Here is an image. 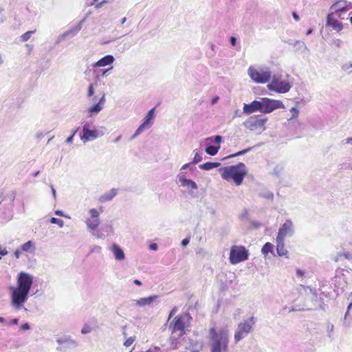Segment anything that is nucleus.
Wrapping results in <instances>:
<instances>
[{"instance_id": "f257e3e1", "label": "nucleus", "mask_w": 352, "mask_h": 352, "mask_svg": "<svg viewBox=\"0 0 352 352\" xmlns=\"http://www.w3.org/2000/svg\"><path fill=\"white\" fill-rule=\"evenodd\" d=\"M32 275L21 272L17 275L16 286H10L8 290L10 296V306L15 310L25 309V303L27 302L33 285Z\"/></svg>"}, {"instance_id": "f03ea898", "label": "nucleus", "mask_w": 352, "mask_h": 352, "mask_svg": "<svg viewBox=\"0 0 352 352\" xmlns=\"http://www.w3.org/2000/svg\"><path fill=\"white\" fill-rule=\"evenodd\" d=\"M210 352H226L228 349L229 332L224 328L217 330L212 327L209 330Z\"/></svg>"}, {"instance_id": "7ed1b4c3", "label": "nucleus", "mask_w": 352, "mask_h": 352, "mask_svg": "<svg viewBox=\"0 0 352 352\" xmlns=\"http://www.w3.org/2000/svg\"><path fill=\"white\" fill-rule=\"evenodd\" d=\"M221 171L223 179L228 182L233 181L236 186L241 185L247 175L245 165L243 162H239L236 165L223 167L221 169Z\"/></svg>"}, {"instance_id": "20e7f679", "label": "nucleus", "mask_w": 352, "mask_h": 352, "mask_svg": "<svg viewBox=\"0 0 352 352\" xmlns=\"http://www.w3.org/2000/svg\"><path fill=\"white\" fill-rule=\"evenodd\" d=\"M256 321V319L252 316L248 320L238 324L234 337L236 343L243 340L252 331Z\"/></svg>"}, {"instance_id": "39448f33", "label": "nucleus", "mask_w": 352, "mask_h": 352, "mask_svg": "<svg viewBox=\"0 0 352 352\" xmlns=\"http://www.w3.org/2000/svg\"><path fill=\"white\" fill-rule=\"evenodd\" d=\"M248 72L251 79L257 83L267 82L272 78V72L267 67L256 69L251 66L248 68Z\"/></svg>"}, {"instance_id": "423d86ee", "label": "nucleus", "mask_w": 352, "mask_h": 352, "mask_svg": "<svg viewBox=\"0 0 352 352\" xmlns=\"http://www.w3.org/2000/svg\"><path fill=\"white\" fill-rule=\"evenodd\" d=\"M261 113H270L278 109H285V105L281 100L269 98H260Z\"/></svg>"}, {"instance_id": "0eeeda50", "label": "nucleus", "mask_w": 352, "mask_h": 352, "mask_svg": "<svg viewBox=\"0 0 352 352\" xmlns=\"http://www.w3.org/2000/svg\"><path fill=\"white\" fill-rule=\"evenodd\" d=\"M249 253L244 246H233L230 252V262L237 264L248 259Z\"/></svg>"}, {"instance_id": "6e6552de", "label": "nucleus", "mask_w": 352, "mask_h": 352, "mask_svg": "<svg viewBox=\"0 0 352 352\" xmlns=\"http://www.w3.org/2000/svg\"><path fill=\"white\" fill-rule=\"evenodd\" d=\"M267 118H258L256 116H251L243 122V125L251 131L261 133L265 129V124Z\"/></svg>"}, {"instance_id": "1a4fd4ad", "label": "nucleus", "mask_w": 352, "mask_h": 352, "mask_svg": "<svg viewBox=\"0 0 352 352\" xmlns=\"http://www.w3.org/2000/svg\"><path fill=\"white\" fill-rule=\"evenodd\" d=\"M305 294L307 296V298L311 300L312 304V309H324V303L321 297L318 296L316 289L311 288L310 287H306L304 285H300Z\"/></svg>"}, {"instance_id": "9d476101", "label": "nucleus", "mask_w": 352, "mask_h": 352, "mask_svg": "<svg viewBox=\"0 0 352 352\" xmlns=\"http://www.w3.org/2000/svg\"><path fill=\"white\" fill-rule=\"evenodd\" d=\"M292 87V83L287 80H279L275 76H273L272 81L267 85L269 90L279 94H285L288 92Z\"/></svg>"}, {"instance_id": "9b49d317", "label": "nucleus", "mask_w": 352, "mask_h": 352, "mask_svg": "<svg viewBox=\"0 0 352 352\" xmlns=\"http://www.w3.org/2000/svg\"><path fill=\"white\" fill-rule=\"evenodd\" d=\"M223 142V137L219 135H217L212 137H210L206 139V146L205 148V152L211 156L215 155L219 150L220 149V145Z\"/></svg>"}, {"instance_id": "f8f14e48", "label": "nucleus", "mask_w": 352, "mask_h": 352, "mask_svg": "<svg viewBox=\"0 0 352 352\" xmlns=\"http://www.w3.org/2000/svg\"><path fill=\"white\" fill-rule=\"evenodd\" d=\"M59 346L56 348L58 351L67 352L69 349L75 348L78 343L69 336H63L56 340Z\"/></svg>"}, {"instance_id": "ddd939ff", "label": "nucleus", "mask_w": 352, "mask_h": 352, "mask_svg": "<svg viewBox=\"0 0 352 352\" xmlns=\"http://www.w3.org/2000/svg\"><path fill=\"white\" fill-rule=\"evenodd\" d=\"M89 218L86 219L85 223L89 231L96 230L100 225V212L96 208H91L89 210Z\"/></svg>"}, {"instance_id": "4468645a", "label": "nucleus", "mask_w": 352, "mask_h": 352, "mask_svg": "<svg viewBox=\"0 0 352 352\" xmlns=\"http://www.w3.org/2000/svg\"><path fill=\"white\" fill-rule=\"evenodd\" d=\"M294 233V228L292 221L287 219L280 227L276 238L285 240L287 236H292Z\"/></svg>"}, {"instance_id": "2eb2a0df", "label": "nucleus", "mask_w": 352, "mask_h": 352, "mask_svg": "<svg viewBox=\"0 0 352 352\" xmlns=\"http://www.w3.org/2000/svg\"><path fill=\"white\" fill-rule=\"evenodd\" d=\"M104 135L102 131L98 130H91L90 129L82 128V131L80 134V140L86 143L89 141H93L99 137H102Z\"/></svg>"}, {"instance_id": "dca6fc26", "label": "nucleus", "mask_w": 352, "mask_h": 352, "mask_svg": "<svg viewBox=\"0 0 352 352\" xmlns=\"http://www.w3.org/2000/svg\"><path fill=\"white\" fill-rule=\"evenodd\" d=\"M349 10V4L345 0H338L330 7V12L338 14V16Z\"/></svg>"}, {"instance_id": "f3484780", "label": "nucleus", "mask_w": 352, "mask_h": 352, "mask_svg": "<svg viewBox=\"0 0 352 352\" xmlns=\"http://www.w3.org/2000/svg\"><path fill=\"white\" fill-rule=\"evenodd\" d=\"M243 111L246 115H250L255 112L261 113L260 98L258 100H254L249 104L245 103L243 104Z\"/></svg>"}, {"instance_id": "a211bd4d", "label": "nucleus", "mask_w": 352, "mask_h": 352, "mask_svg": "<svg viewBox=\"0 0 352 352\" xmlns=\"http://www.w3.org/2000/svg\"><path fill=\"white\" fill-rule=\"evenodd\" d=\"M334 13L329 12L327 16V26L331 27L333 30L337 32H340L342 30V23L339 22L336 18Z\"/></svg>"}, {"instance_id": "6ab92c4d", "label": "nucleus", "mask_w": 352, "mask_h": 352, "mask_svg": "<svg viewBox=\"0 0 352 352\" xmlns=\"http://www.w3.org/2000/svg\"><path fill=\"white\" fill-rule=\"evenodd\" d=\"M105 102V94L103 93L102 97L100 98L98 102L90 107L87 111L90 115H97L103 109Z\"/></svg>"}, {"instance_id": "aec40b11", "label": "nucleus", "mask_w": 352, "mask_h": 352, "mask_svg": "<svg viewBox=\"0 0 352 352\" xmlns=\"http://www.w3.org/2000/svg\"><path fill=\"white\" fill-rule=\"evenodd\" d=\"M170 328L173 329V331H179L181 334L184 331L185 326L182 316H176L173 322L170 324Z\"/></svg>"}, {"instance_id": "412c9836", "label": "nucleus", "mask_w": 352, "mask_h": 352, "mask_svg": "<svg viewBox=\"0 0 352 352\" xmlns=\"http://www.w3.org/2000/svg\"><path fill=\"white\" fill-rule=\"evenodd\" d=\"M177 177L182 186L195 190L198 188L197 184L194 181L187 179L184 174L180 173Z\"/></svg>"}, {"instance_id": "4be33fe9", "label": "nucleus", "mask_w": 352, "mask_h": 352, "mask_svg": "<svg viewBox=\"0 0 352 352\" xmlns=\"http://www.w3.org/2000/svg\"><path fill=\"white\" fill-rule=\"evenodd\" d=\"M88 15L89 14H87L82 20H80L76 26L64 32L63 36H74L75 35H76L78 33V32L82 29V24L86 21L87 18L88 17Z\"/></svg>"}, {"instance_id": "5701e85b", "label": "nucleus", "mask_w": 352, "mask_h": 352, "mask_svg": "<svg viewBox=\"0 0 352 352\" xmlns=\"http://www.w3.org/2000/svg\"><path fill=\"white\" fill-rule=\"evenodd\" d=\"M115 60V58L111 54H108L98 60L97 62H96L94 65V67H105L107 65H109L112 64Z\"/></svg>"}, {"instance_id": "b1692460", "label": "nucleus", "mask_w": 352, "mask_h": 352, "mask_svg": "<svg viewBox=\"0 0 352 352\" xmlns=\"http://www.w3.org/2000/svg\"><path fill=\"white\" fill-rule=\"evenodd\" d=\"M285 240L276 238V252L279 256H285L288 258V251L285 248Z\"/></svg>"}, {"instance_id": "393cba45", "label": "nucleus", "mask_w": 352, "mask_h": 352, "mask_svg": "<svg viewBox=\"0 0 352 352\" xmlns=\"http://www.w3.org/2000/svg\"><path fill=\"white\" fill-rule=\"evenodd\" d=\"M118 190L117 188H111L109 191L104 192L98 201L100 203H104L111 201L118 194Z\"/></svg>"}, {"instance_id": "a878e982", "label": "nucleus", "mask_w": 352, "mask_h": 352, "mask_svg": "<svg viewBox=\"0 0 352 352\" xmlns=\"http://www.w3.org/2000/svg\"><path fill=\"white\" fill-rule=\"evenodd\" d=\"M111 251L113 253L114 257L117 261H123L125 258V254L122 249L116 243L111 245Z\"/></svg>"}, {"instance_id": "bb28decb", "label": "nucleus", "mask_w": 352, "mask_h": 352, "mask_svg": "<svg viewBox=\"0 0 352 352\" xmlns=\"http://www.w3.org/2000/svg\"><path fill=\"white\" fill-rule=\"evenodd\" d=\"M157 298V296L156 295L150 296L146 298H141L138 300H135V305L139 307L150 305Z\"/></svg>"}, {"instance_id": "cd10ccee", "label": "nucleus", "mask_w": 352, "mask_h": 352, "mask_svg": "<svg viewBox=\"0 0 352 352\" xmlns=\"http://www.w3.org/2000/svg\"><path fill=\"white\" fill-rule=\"evenodd\" d=\"M154 118L155 108H153L148 111L142 124H144V126H146L147 128H149L153 124L152 120L154 119Z\"/></svg>"}, {"instance_id": "c85d7f7f", "label": "nucleus", "mask_w": 352, "mask_h": 352, "mask_svg": "<svg viewBox=\"0 0 352 352\" xmlns=\"http://www.w3.org/2000/svg\"><path fill=\"white\" fill-rule=\"evenodd\" d=\"M22 252L34 253L36 250L35 243L32 241H28L20 246Z\"/></svg>"}, {"instance_id": "c756f323", "label": "nucleus", "mask_w": 352, "mask_h": 352, "mask_svg": "<svg viewBox=\"0 0 352 352\" xmlns=\"http://www.w3.org/2000/svg\"><path fill=\"white\" fill-rule=\"evenodd\" d=\"M352 308V302L348 305L347 310L343 319V325L346 327H350L352 323V317L349 314V311Z\"/></svg>"}, {"instance_id": "7c9ffc66", "label": "nucleus", "mask_w": 352, "mask_h": 352, "mask_svg": "<svg viewBox=\"0 0 352 352\" xmlns=\"http://www.w3.org/2000/svg\"><path fill=\"white\" fill-rule=\"evenodd\" d=\"M288 43L289 45H294V46H296L297 47L296 50L298 52H300V53H304L305 51H306V50L308 51V48H307V45H305V43L303 41H295L293 43L292 41H289L288 42Z\"/></svg>"}, {"instance_id": "2f4dec72", "label": "nucleus", "mask_w": 352, "mask_h": 352, "mask_svg": "<svg viewBox=\"0 0 352 352\" xmlns=\"http://www.w3.org/2000/svg\"><path fill=\"white\" fill-rule=\"evenodd\" d=\"M221 165L219 162H208L199 165V168L204 170H210L214 168H217Z\"/></svg>"}, {"instance_id": "473e14b6", "label": "nucleus", "mask_w": 352, "mask_h": 352, "mask_svg": "<svg viewBox=\"0 0 352 352\" xmlns=\"http://www.w3.org/2000/svg\"><path fill=\"white\" fill-rule=\"evenodd\" d=\"M273 248L274 245L271 243L267 242L263 245L261 252L263 255L266 256L268 253L273 252Z\"/></svg>"}, {"instance_id": "72a5a7b5", "label": "nucleus", "mask_w": 352, "mask_h": 352, "mask_svg": "<svg viewBox=\"0 0 352 352\" xmlns=\"http://www.w3.org/2000/svg\"><path fill=\"white\" fill-rule=\"evenodd\" d=\"M283 170L284 166L282 164H276L273 169L272 174L277 177H279L281 175Z\"/></svg>"}, {"instance_id": "f704fd0d", "label": "nucleus", "mask_w": 352, "mask_h": 352, "mask_svg": "<svg viewBox=\"0 0 352 352\" xmlns=\"http://www.w3.org/2000/svg\"><path fill=\"white\" fill-rule=\"evenodd\" d=\"M341 69L347 74L352 73V63L346 62L342 65Z\"/></svg>"}, {"instance_id": "c9c22d12", "label": "nucleus", "mask_w": 352, "mask_h": 352, "mask_svg": "<svg viewBox=\"0 0 352 352\" xmlns=\"http://www.w3.org/2000/svg\"><path fill=\"white\" fill-rule=\"evenodd\" d=\"M193 152L195 153V156L192 161V164H196L202 160V156H201V153L197 149L194 150Z\"/></svg>"}, {"instance_id": "e433bc0d", "label": "nucleus", "mask_w": 352, "mask_h": 352, "mask_svg": "<svg viewBox=\"0 0 352 352\" xmlns=\"http://www.w3.org/2000/svg\"><path fill=\"white\" fill-rule=\"evenodd\" d=\"M289 111L291 113V117L289 118H288L289 121L298 118V116L299 115V111L296 107H292L291 109L289 110Z\"/></svg>"}, {"instance_id": "4c0bfd02", "label": "nucleus", "mask_w": 352, "mask_h": 352, "mask_svg": "<svg viewBox=\"0 0 352 352\" xmlns=\"http://www.w3.org/2000/svg\"><path fill=\"white\" fill-rule=\"evenodd\" d=\"M34 32L35 30L26 32L21 36V41L23 42L28 41Z\"/></svg>"}, {"instance_id": "58836bf2", "label": "nucleus", "mask_w": 352, "mask_h": 352, "mask_svg": "<svg viewBox=\"0 0 352 352\" xmlns=\"http://www.w3.org/2000/svg\"><path fill=\"white\" fill-rule=\"evenodd\" d=\"M50 221L51 223L58 225L60 228H63L64 226V221L60 219L52 217Z\"/></svg>"}, {"instance_id": "ea45409f", "label": "nucleus", "mask_w": 352, "mask_h": 352, "mask_svg": "<svg viewBox=\"0 0 352 352\" xmlns=\"http://www.w3.org/2000/svg\"><path fill=\"white\" fill-rule=\"evenodd\" d=\"M89 232L97 239H102L104 237V234L100 230H97V228L94 230H91Z\"/></svg>"}, {"instance_id": "a19ab883", "label": "nucleus", "mask_w": 352, "mask_h": 352, "mask_svg": "<svg viewBox=\"0 0 352 352\" xmlns=\"http://www.w3.org/2000/svg\"><path fill=\"white\" fill-rule=\"evenodd\" d=\"M252 149V147H249V148H247L245 149H243L242 151H240L233 155H231L230 156V157H237V156H240V155H243L247 153H248L249 151H250Z\"/></svg>"}, {"instance_id": "79ce46f5", "label": "nucleus", "mask_w": 352, "mask_h": 352, "mask_svg": "<svg viewBox=\"0 0 352 352\" xmlns=\"http://www.w3.org/2000/svg\"><path fill=\"white\" fill-rule=\"evenodd\" d=\"M112 69H113V67H109V68H108V69H102V70H100V72H101L100 76H102V77H105V76H107V73H108L109 71H111ZM99 78H100V75H99V74H98V75H96V76H95V80H96V81L98 80H99Z\"/></svg>"}, {"instance_id": "37998d69", "label": "nucleus", "mask_w": 352, "mask_h": 352, "mask_svg": "<svg viewBox=\"0 0 352 352\" xmlns=\"http://www.w3.org/2000/svg\"><path fill=\"white\" fill-rule=\"evenodd\" d=\"M91 330H92L91 327L89 325L85 324H84V326L82 327V328L81 329V333L87 334V333H90L91 331Z\"/></svg>"}, {"instance_id": "c03bdc74", "label": "nucleus", "mask_w": 352, "mask_h": 352, "mask_svg": "<svg viewBox=\"0 0 352 352\" xmlns=\"http://www.w3.org/2000/svg\"><path fill=\"white\" fill-rule=\"evenodd\" d=\"M94 94V85L91 83L88 87L87 97L90 98V97L93 96Z\"/></svg>"}, {"instance_id": "a18cd8bd", "label": "nucleus", "mask_w": 352, "mask_h": 352, "mask_svg": "<svg viewBox=\"0 0 352 352\" xmlns=\"http://www.w3.org/2000/svg\"><path fill=\"white\" fill-rule=\"evenodd\" d=\"M135 336H131L130 338H129L124 343V345L126 347L131 346L133 342L135 341Z\"/></svg>"}, {"instance_id": "49530a36", "label": "nucleus", "mask_w": 352, "mask_h": 352, "mask_svg": "<svg viewBox=\"0 0 352 352\" xmlns=\"http://www.w3.org/2000/svg\"><path fill=\"white\" fill-rule=\"evenodd\" d=\"M261 196L262 197H263V198H265V199H271V200H272L273 198H274V194L272 192H270L262 193L261 195Z\"/></svg>"}, {"instance_id": "de8ad7c7", "label": "nucleus", "mask_w": 352, "mask_h": 352, "mask_svg": "<svg viewBox=\"0 0 352 352\" xmlns=\"http://www.w3.org/2000/svg\"><path fill=\"white\" fill-rule=\"evenodd\" d=\"M147 127L144 124H141L135 131L136 135H140Z\"/></svg>"}, {"instance_id": "09e8293b", "label": "nucleus", "mask_w": 352, "mask_h": 352, "mask_svg": "<svg viewBox=\"0 0 352 352\" xmlns=\"http://www.w3.org/2000/svg\"><path fill=\"white\" fill-rule=\"evenodd\" d=\"M54 213L57 216L63 217H66V218L70 219V217L68 216V215L65 214L64 212L62 210H55Z\"/></svg>"}, {"instance_id": "8fccbe9b", "label": "nucleus", "mask_w": 352, "mask_h": 352, "mask_svg": "<svg viewBox=\"0 0 352 352\" xmlns=\"http://www.w3.org/2000/svg\"><path fill=\"white\" fill-rule=\"evenodd\" d=\"M100 230H102L104 232H109L112 231L113 228L111 225H105V226H102Z\"/></svg>"}, {"instance_id": "3c124183", "label": "nucleus", "mask_w": 352, "mask_h": 352, "mask_svg": "<svg viewBox=\"0 0 352 352\" xmlns=\"http://www.w3.org/2000/svg\"><path fill=\"white\" fill-rule=\"evenodd\" d=\"M8 254V252L6 248H3L0 245V256H6Z\"/></svg>"}, {"instance_id": "603ef678", "label": "nucleus", "mask_w": 352, "mask_h": 352, "mask_svg": "<svg viewBox=\"0 0 352 352\" xmlns=\"http://www.w3.org/2000/svg\"><path fill=\"white\" fill-rule=\"evenodd\" d=\"M21 253L22 250H21V248H17L14 252V256L16 259H19L21 255Z\"/></svg>"}, {"instance_id": "864d4df0", "label": "nucleus", "mask_w": 352, "mask_h": 352, "mask_svg": "<svg viewBox=\"0 0 352 352\" xmlns=\"http://www.w3.org/2000/svg\"><path fill=\"white\" fill-rule=\"evenodd\" d=\"M30 329V326L29 323H28V322L23 324L20 327V329L22 331H27V330H29Z\"/></svg>"}, {"instance_id": "5fc2aeb1", "label": "nucleus", "mask_w": 352, "mask_h": 352, "mask_svg": "<svg viewBox=\"0 0 352 352\" xmlns=\"http://www.w3.org/2000/svg\"><path fill=\"white\" fill-rule=\"evenodd\" d=\"M8 197L9 199V201L10 202L11 204H12L14 199H15V192H12L11 194L10 195H8Z\"/></svg>"}, {"instance_id": "6e6d98bb", "label": "nucleus", "mask_w": 352, "mask_h": 352, "mask_svg": "<svg viewBox=\"0 0 352 352\" xmlns=\"http://www.w3.org/2000/svg\"><path fill=\"white\" fill-rule=\"evenodd\" d=\"M190 243V239L188 238H185L184 239L182 242H181V245L184 247L188 245Z\"/></svg>"}, {"instance_id": "4d7b16f0", "label": "nucleus", "mask_w": 352, "mask_h": 352, "mask_svg": "<svg viewBox=\"0 0 352 352\" xmlns=\"http://www.w3.org/2000/svg\"><path fill=\"white\" fill-rule=\"evenodd\" d=\"M342 43V42L340 39H336L333 41L334 45H336L338 48H340L341 47Z\"/></svg>"}, {"instance_id": "13d9d810", "label": "nucleus", "mask_w": 352, "mask_h": 352, "mask_svg": "<svg viewBox=\"0 0 352 352\" xmlns=\"http://www.w3.org/2000/svg\"><path fill=\"white\" fill-rule=\"evenodd\" d=\"M19 320L18 318H13L8 324V325H16L19 323Z\"/></svg>"}, {"instance_id": "bf43d9fd", "label": "nucleus", "mask_w": 352, "mask_h": 352, "mask_svg": "<svg viewBox=\"0 0 352 352\" xmlns=\"http://www.w3.org/2000/svg\"><path fill=\"white\" fill-rule=\"evenodd\" d=\"M96 1H97V0H87L85 2V5L88 7L91 6L95 3Z\"/></svg>"}, {"instance_id": "052dcab7", "label": "nucleus", "mask_w": 352, "mask_h": 352, "mask_svg": "<svg viewBox=\"0 0 352 352\" xmlns=\"http://www.w3.org/2000/svg\"><path fill=\"white\" fill-rule=\"evenodd\" d=\"M230 43L232 46H234L236 44V38L234 36H231L230 38Z\"/></svg>"}, {"instance_id": "680f3d73", "label": "nucleus", "mask_w": 352, "mask_h": 352, "mask_svg": "<svg viewBox=\"0 0 352 352\" xmlns=\"http://www.w3.org/2000/svg\"><path fill=\"white\" fill-rule=\"evenodd\" d=\"M149 248H150V249H151V250H154V251H155V250H157V248H158V245H157V243H151V244L150 245Z\"/></svg>"}, {"instance_id": "e2e57ef3", "label": "nucleus", "mask_w": 352, "mask_h": 352, "mask_svg": "<svg viewBox=\"0 0 352 352\" xmlns=\"http://www.w3.org/2000/svg\"><path fill=\"white\" fill-rule=\"evenodd\" d=\"M327 331L329 333H331L333 331V325L332 324L328 323L327 324Z\"/></svg>"}, {"instance_id": "0e129e2a", "label": "nucleus", "mask_w": 352, "mask_h": 352, "mask_svg": "<svg viewBox=\"0 0 352 352\" xmlns=\"http://www.w3.org/2000/svg\"><path fill=\"white\" fill-rule=\"evenodd\" d=\"M50 188H51V190H52V193L53 197H54V199H56V190H55V188H54V186L52 185L50 186Z\"/></svg>"}, {"instance_id": "69168bd1", "label": "nucleus", "mask_w": 352, "mask_h": 352, "mask_svg": "<svg viewBox=\"0 0 352 352\" xmlns=\"http://www.w3.org/2000/svg\"><path fill=\"white\" fill-rule=\"evenodd\" d=\"M304 272L300 269L296 270V275L299 277H302L304 275Z\"/></svg>"}, {"instance_id": "338daca9", "label": "nucleus", "mask_w": 352, "mask_h": 352, "mask_svg": "<svg viewBox=\"0 0 352 352\" xmlns=\"http://www.w3.org/2000/svg\"><path fill=\"white\" fill-rule=\"evenodd\" d=\"M74 137V136H73V135H71L70 136H69V137L66 139V141H65V142H66V143H67V144H70V143H72V142H73Z\"/></svg>"}, {"instance_id": "774afa93", "label": "nucleus", "mask_w": 352, "mask_h": 352, "mask_svg": "<svg viewBox=\"0 0 352 352\" xmlns=\"http://www.w3.org/2000/svg\"><path fill=\"white\" fill-rule=\"evenodd\" d=\"M107 1H105V0H103L101 2L98 3V4L96 5V8H101L104 3H106Z\"/></svg>"}]
</instances>
